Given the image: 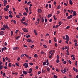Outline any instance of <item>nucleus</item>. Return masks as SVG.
Returning <instances> with one entry per match:
<instances>
[{
    "label": "nucleus",
    "mask_w": 78,
    "mask_h": 78,
    "mask_svg": "<svg viewBox=\"0 0 78 78\" xmlns=\"http://www.w3.org/2000/svg\"><path fill=\"white\" fill-rule=\"evenodd\" d=\"M25 17L24 16L23 17L22 20H21V22H23V21H25Z\"/></svg>",
    "instance_id": "obj_5"
},
{
    "label": "nucleus",
    "mask_w": 78,
    "mask_h": 78,
    "mask_svg": "<svg viewBox=\"0 0 78 78\" xmlns=\"http://www.w3.org/2000/svg\"><path fill=\"white\" fill-rule=\"evenodd\" d=\"M16 17H17V18H20V16H19V15H16Z\"/></svg>",
    "instance_id": "obj_59"
},
{
    "label": "nucleus",
    "mask_w": 78,
    "mask_h": 78,
    "mask_svg": "<svg viewBox=\"0 0 78 78\" xmlns=\"http://www.w3.org/2000/svg\"><path fill=\"white\" fill-rule=\"evenodd\" d=\"M23 72L25 75H27V73L25 71H23Z\"/></svg>",
    "instance_id": "obj_8"
},
{
    "label": "nucleus",
    "mask_w": 78,
    "mask_h": 78,
    "mask_svg": "<svg viewBox=\"0 0 78 78\" xmlns=\"http://www.w3.org/2000/svg\"><path fill=\"white\" fill-rule=\"evenodd\" d=\"M4 10L5 11H7L8 10V9H7V8H5L4 9Z\"/></svg>",
    "instance_id": "obj_20"
},
{
    "label": "nucleus",
    "mask_w": 78,
    "mask_h": 78,
    "mask_svg": "<svg viewBox=\"0 0 78 78\" xmlns=\"http://www.w3.org/2000/svg\"><path fill=\"white\" fill-rule=\"evenodd\" d=\"M69 62L70 64H72V62L70 60H69L68 61Z\"/></svg>",
    "instance_id": "obj_43"
},
{
    "label": "nucleus",
    "mask_w": 78,
    "mask_h": 78,
    "mask_svg": "<svg viewBox=\"0 0 78 78\" xmlns=\"http://www.w3.org/2000/svg\"><path fill=\"white\" fill-rule=\"evenodd\" d=\"M69 40H66V44H68V42H69Z\"/></svg>",
    "instance_id": "obj_41"
},
{
    "label": "nucleus",
    "mask_w": 78,
    "mask_h": 78,
    "mask_svg": "<svg viewBox=\"0 0 78 78\" xmlns=\"http://www.w3.org/2000/svg\"><path fill=\"white\" fill-rule=\"evenodd\" d=\"M24 55L25 56H26V57H27L28 58H29V56L28 55H27V54H24Z\"/></svg>",
    "instance_id": "obj_21"
},
{
    "label": "nucleus",
    "mask_w": 78,
    "mask_h": 78,
    "mask_svg": "<svg viewBox=\"0 0 78 78\" xmlns=\"http://www.w3.org/2000/svg\"><path fill=\"white\" fill-rule=\"evenodd\" d=\"M43 46H44V47L45 48H47V46L45 44L43 45Z\"/></svg>",
    "instance_id": "obj_28"
},
{
    "label": "nucleus",
    "mask_w": 78,
    "mask_h": 78,
    "mask_svg": "<svg viewBox=\"0 0 78 78\" xmlns=\"http://www.w3.org/2000/svg\"><path fill=\"white\" fill-rule=\"evenodd\" d=\"M41 73V72L40 71H39L37 73L38 75H39V74H40Z\"/></svg>",
    "instance_id": "obj_49"
},
{
    "label": "nucleus",
    "mask_w": 78,
    "mask_h": 78,
    "mask_svg": "<svg viewBox=\"0 0 78 78\" xmlns=\"http://www.w3.org/2000/svg\"><path fill=\"white\" fill-rule=\"evenodd\" d=\"M31 3V2H29L27 3V5H30V4Z\"/></svg>",
    "instance_id": "obj_58"
},
{
    "label": "nucleus",
    "mask_w": 78,
    "mask_h": 78,
    "mask_svg": "<svg viewBox=\"0 0 78 78\" xmlns=\"http://www.w3.org/2000/svg\"><path fill=\"white\" fill-rule=\"evenodd\" d=\"M13 50H16V47H14L13 48Z\"/></svg>",
    "instance_id": "obj_60"
},
{
    "label": "nucleus",
    "mask_w": 78,
    "mask_h": 78,
    "mask_svg": "<svg viewBox=\"0 0 78 78\" xmlns=\"http://www.w3.org/2000/svg\"><path fill=\"white\" fill-rule=\"evenodd\" d=\"M59 13H60V12H59V11H58L57 12V15H58V14H59Z\"/></svg>",
    "instance_id": "obj_31"
},
{
    "label": "nucleus",
    "mask_w": 78,
    "mask_h": 78,
    "mask_svg": "<svg viewBox=\"0 0 78 78\" xmlns=\"http://www.w3.org/2000/svg\"><path fill=\"white\" fill-rule=\"evenodd\" d=\"M4 34V32L3 31H1L0 33V35H3Z\"/></svg>",
    "instance_id": "obj_10"
},
{
    "label": "nucleus",
    "mask_w": 78,
    "mask_h": 78,
    "mask_svg": "<svg viewBox=\"0 0 78 78\" xmlns=\"http://www.w3.org/2000/svg\"><path fill=\"white\" fill-rule=\"evenodd\" d=\"M26 12H27V13H28V8H27Z\"/></svg>",
    "instance_id": "obj_48"
},
{
    "label": "nucleus",
    "mask_w": 78,
    "mask_h": 78,
    "mask_svg": "<svg viewBox=\"0 0 78 78\" xmlns=\"http://www.w3.org/2000/svg\"><path fill=\"white\" fill-rule=\"evenodd\" d=\"M11 36H12V35L13 34V32L12 31L11 32Z\"/></svg>",
    "instance_id": "obj_29"
},
{
    "label": "nucleus",
    "mask_w": 78,
    "mask_h": 78,
    "mask_svg": "<svg viewBox=\"0 0 78 78\" xmlns=\"http://www.w3.org/2000/svg\"><path fill=\"white\" fill-rule=\"evenodd\" d=\"M23 66H25V68L27 69L28 67V63H26L23 64Z\"/></svg>",
    "instance_id": "obj_3"
},
{
    "label": "nucleus",
    "mask_w": 78,
    "mask_h": 78,
    "mask_svg": "<svg viewBox=\"0 0 78 78\" xmlns=\"http://www.w3.org/2000/svg\"><path fill=\"white\" fill-rule=\"evenodd\" d=\"M23 15L24 16H27V12H24L23 13Z\"/></svg>",
    "instance_id": "obj_15"
},
{
    "label": "nucleus",
    "mask_w": 78,
    "mask_h": 78,
    "mask_svg": "<svg viewBox=\"0 0 78 78\" xmlns=\"http://www.w3.org/2000/svg\"><path fill=\"white\" fill-rule=\"evenodd\" d=\"M68 19H71V18L70 17V16H68L67 17Z\"/></svg>",
    "instance_id": "obj_39"
},
{
    "label": "nucleus",
    "mask_w": 78,
    "mask_h": 78,
    "mask_svg": "<svg viewBox=\"0 0 78 78\" xmlns=\"http://www.w3.org/2000/svg\"><path fill=\"white\" fill-rule=\"evenodd\" d=\"M24 54H22V55H21V58H23V56H24Z\"/></svg>",
    "instance_id": "obj_61"
},
{
    "label": "nucleus",
    "mask_w": 78,
    "mask_h": 78,
    "mask_svg": "<svg viewBox=\"0 0 78 78\" xmlns=\"http://www.w3.org/2000/svg\"><path fill=\"white\" fill-rule=\"evenodd\" d=\"M66 62H67L66 61H64L63 62V63L64 64H66Z\"/></svg>",
    "instance_id": "obj_55"
},
{
    "label": "nucleus",
    "mask_w": 78,
    "mask_h": 78,
    "mask_svg": "<svg viewBox=\"0 0 78 78\" xmlns=\"http://www.w3.org/2000/svg\"><path fill=\"white\" fill-rule=\"evenodd\" d=\"M4 17L5 19H8V16H4Z\"/></svg>",
    "instance_id": "obj_33"
},
{
    "label": "nucleus",
    "mask_w": 78,
    "mask_h": 78,
    "mask_svg": "<svg viewBox=\"0 0 78 78\" xmlns=\"http://www.w3.org/2000/svg\"><path fill=\"white\" fill-rule=\"evenodd\" d=\"M75 46H78V44H77V43H76L75 44Z\"/></svg>",
    "instance_id": "obj_63"
},
{
    "label": "nucleus",
    "mask_w": 78,
    "mask_h": 78,
    "mask_svg": "<svg viewBox=\"0 0 78 78\" xmlns=\"http://www.w3.org/2000/svg\"><path fill=\"white\" fill-rule=\"evenodd\" d=\"M9 17H11V18H12V17H13V16H12V15L11 14L9 15Z\"/></svg>",
    "instance_id": "obj_19"
},
{
    "label": "nucleus",
    "mask_w": 78,
    "mask_h": 78,
    "mask_svg": "<svg viewBox=\"0 0 78 78\" xmlns=\"http://www.w3.org/2000/svg\"><path fill=\"white\" fill-rule=\"evenodd\" d=\"M22 30L25 33H28V30L27 29V28H22Z\"/></svg>",
    "instance_id": "obj_1"
},
{
    "label": "nucleus",
    "mask_w": 78,
    "mask_h": 78,
    "mask_svg": "<svg viewBox=\"0 0 78 78\" xmlns=\"http://www.w3.org/2000/svg\"><path fill=\"white\" fill-rule=\"evenodd\" d=\"M1 30L2 31H5V29L3 27L1 28Z\"/></svg>",
    "instance_id": "obj_17"
},
{
    "label": "nucleus",
    "mask_w": 78,
    "mask_h": 78,
    "mask_svg": "<svg viewBox=\"0 0 78 78\" xmlns=\"http://www.w3.org/2000/svg\"><path fill=\"white\" fill-rule=\"evenodd\" d=\"M20 37V36H19L17 37H16V39L17 40H18L19 39V38Z\"/></svg>",
    "instance_id": "obj_30"
},
{
    "label": "nucleus",
    "mask_w": 78,
    "mask_h": 78,
    "mask_svg": "<svg viewBox=\"0 0 78 78\" xmlns=\"http://www.w3.org/2000/svg\"><path fill=\"white\" fill-rule=\"evenodd\" d=\"M26 37H27V38H28V37H30V35H28L26 36Z\"/></svg>",
    "instance_id": "obj_35"
},
{
    "label": "nucleus",
    "mask_w": 78,
    "mask_h": 78,
    "mask_svg": "<svg viewBox=\"0 0 78 78\" xmlns=\"http://www.w3.org/2000/svg\"><path fill=\"white\" fill-rule=\"evenodd\" d=\"M49 7L50 8H51V4H49Z\"/></svg>",
    "instance_id": "obj_54"
},
{
    "label": "nucleus",
    "mask_w": 78,
    "mask_h": 78,
    "mask_svg": "<svg viewBox=\"0 0 78 78\" xmlns=\"http://www.w3.org/2000/svg\"><path fill=\"white\" fill-rule=\"evenodd\" d=\"M4 67V66H3L1 64H0V70H2V69Z\"/></svg>",
    "instance_id": "obj_4"
},
{
    "label": "nucleus",
    "mask_w": 78,
    "mask_h": 78,
    "mask_svg": "<svg viewBox=\"0 0 78 78\" xmlns=\"http://www.w3.org/2000/svg\"><path fill=\"white\" fill-rule=\"evenodd\" d=\"M63 71L64 72H66V68H64V69L63 70Z\"/></svg>",
    "instance_id": "obj_56"
},
{
    "label": "nucleus",
    "mask_w": 78,
    "mask_h": 78,
    "mask_svg": "<svg viewBox=\"0 0 78 78\" xmlns=\"http://www.w3.org/2000/svg\"><path fill=\"white\" fill-rule=\"evenodd\" d=\"M27 42H31V40L29 39L27 40Z\"/></svg>",
    "instance_id": "obj_22"
},
{
    "label": "nucleus",
    "mask_w": 78,
    "mask_h": 78,
    "mask_svg": "<svg viewBox=\"0 0 78 78\" xmlns=\"http://www.w3.org/2000/svg\"><path fill=\"white\" fill-rule=\"evenodd\" d=\"M18 31H19V30H16L15 32L16 34H17V32H18Z\"/></svg>",
    "instance_id": "obj_53"
},
{
    "label": "nucleus",
    "mask_w": 78,
    "mask_h": 78,
    "mask_svg": "<svg viewBox=\"0 0 78 78\" xmlns=\"http://www.w3.org/2000/svg\"><path fill=\"white\" fill-rule=\"evenodd\" d=\"M51 16H52V14H49L48 15V17L50 18V17H51Z\"/></svg>",
    "instance_id": "obj_7"
},
{
    "label": "nucleus",
    "mask_w": 78,
    "mask_h": 78,
    "mask_svg": "<svg viewBox=\"0 0 78 78\" xmlns=\"http://www.w3.org/2000/svg\"><path fill=\"white\" fill-rule=\"evenodd\" d=\"M6 28H7V29H9V27L7 25H6Z\"/></svg>",
    "instance_id": "obj_38"
},
{
    "label": "nucleus",
    "mask_w": 78,
    "mask_h": 78,
    "mask_svg": "<svg viewBox=\"0 0 78 78\" xmlns=\"http://www.w3.org/2000/svg\"><path fill=\"white\" fill-rule=\"evenodd\" d=\"M55 47H58V45H57V44L56 43H55Z\"/></svg>",
    "instance_id": "obj_62"
},
{
    "label": "nucleus",
    "mask_w": 78,
    "mask_h": 78,
    "mask_svg": "<svg viewBox=\"0 0 78 78\" xmlns=\"http://www.w3.org/2000/svg\"><path fill=\"white\" fill-rule=\"evenodd\" d=\"M46 65V62H43V66H45Z\"/></svg>",
    "instance_id": "obj_34"
},
{
    "label": "nucleus",
    "mask_w": 78,
    "mask_h": 78,
    "mask_svg": "<svg viewBox=\"0 0 78 78\" xmlns=\"http://www.w3.org/2000/svg\"><path fill=\"white\" fill-rule=\"evenodd\" d=\"M47 71H48V72H49V71H50V68H47Z\"/></svg>",
    "instance_id": "obj_27"
},
{
    "label": "nucleus",
    "mask_w": 78,
    "mask_h": 78,
    "mask_svg": "<svg viewBox=\"0 0 78 78\" xmlns=\"http://www.w3.org/2000/svg\"><path fill=\"white\" fill-rule=\"evenodd\" d=\"M32 70H30V69L29 70V71L28 73H31V72H32Z\"/></svg>",
    "instance_id": "obj_47"
},
{
    "label": "nucleus",
    "mask_w": 78,
    "mask_h": 78,
    "mask_svg": "<svg viewBox=\"0 0 78 78\" xmlns=\"http://www.w3.org/2000/svg\"><path fill=\"white\" fill-rule=\"evenodd\" d=\"M34 47V45H33L30 46V48H33Z\"/></svg>",
    "instance_id": "obj_52"
},
{
    "label": "nucleus",
    "mask_w": 78,
    "mask_h": 78,
    "mask_svg": "<svg viewBox=\"0 0 78 78\" xmlns=\"http://www.w3.org/2000/svg\"><path fill=\"white\" fill-rule=\"evenodd\" d=\"M23 24H24V25H26V26H27V25H28V23H26L25 22H24L23 23Z\"/></svg>",
    "instance_id": "obj_11"
},
{
    "label": "nucleus",
    "mask_w": 78,
    "mask_h": 78,
    "mask_svg": "<svg viewBox=\"0 0 78 78\" xmlns=\"http://www.w3.org/2000/svg\"><path fill=\"white\" fill-rule=\"evenodd\" d=\"M11 63H9V67H12V66H11Z\"/></svg>",
    "instance_id": "obj_26"
},
{
    "label": "nucleus",
    "mask_w": 78,
    "mask_h": 78,
    "mask_svg": "<svg viewBox=\"0 0 78 78\" xmlns=\"http://www.w3.org/2000/svg\"><path fill=\"white\" fill-rule=\"evenodd\" d=\"M54 78H57V76H56L55 75H54Z\"/></svg>",
    "instance_id": "obj_46"
},
{
    "label": "nucleus",
    "mask_w": 78,
    "mask_h": 78,
    "mask_svg": "<svg viewBox=\"0 0 78 78\" xmlns=\"http://www.w3.org/2000/svg\"><path fill=\"white\" fill-rule=\"evenodd\" d=\"M74 41V42H75V43L78 42V41H77V40H76V39Z\"/></svg>",
    "instance_id": "obj_50"
},
{
    "label": "nucleus",
    "mask_w": 78,
    "mask_h": 78,
    "mask_svg": "<svg viewBox=\"0 0 78 78\" xmlns=\"http://www.w3.org/2000/svg\"><path fill=\"white\" fill-rule=\"evenodd\" d=\"M44 20L46 23H47V19L45 18Z\"/></svg>",
    "instance_id": "obj_40"
},
{
    "label": "nucleus",
    "mask_w": 78,
    "mask_h": 78,
    "mask_svg": "<svg viewBox=\"0 0 78 78\" xmlns=\"http://www.w3.org/2000/svg\"><path fill=\"white\" fill-rule=\"evenodd\" d=\"M37 12L39 13H41L42 12V10L41 9H38L37 10Z\"/></svg>",
    "instance_id": "obj_6"
},
{
    "label": "nucleus",
    "mask_w": 78,
    "mask_h": 78,
    "mask_svg": "<svg viewBox=\"0 0 78 78\" xmlns=\"http://www.w3.org/2000/svg\"><path fill=\"white\" fill-rule=\"evenodd\" d=\"M69 3L70 5H72V4H73V2H72V1L71 0H70L69 1Z\"/></svg>",
    "instance_id": "obj_9"
},
{
    "label": "nucleus",
    "mask_w": 78,
    "mask_h": 78,
    "mask_svg": "<svg viewBox=\"0 0 78 78\" xmlns=\"http://www.w3.org/2000/svg\"><path fill=\"white\" fill-rule=\"evenodd\" d=\"M59 25H61V24H62V23L61 22V21H60L58 23Z\"/></svg>",
    "instance_id": "obj_45"
},
{
    "label": "nucleus",
    "mask_w": 78,
    "mask_h": 78,
    "mask_svg": "<svg viewBox=\"0 0 78 78\" xmlns=\"http://www.w3.org/2000/svg\"><path fill=\"white\" fill-rule=\"evenodd\" d=\"M34 56L35 58H37V57H38V55H37V54H36L34 55Z\"/></svg>",
    "instance_id": "obj_12"
},
{
    "label": "nucleus",
    "mask_w": 78,
    "mask_h": 78,
    "mask_svg": "<svg viewBox=\"0 0 78 78\" xmlns=\"http://www.w3.org/2000/svg\"><path fill=\"white\" fill-rule=\"evenodd\" d=\"M41 21L42 22V23H44V17H42L41 19Z\"/></svg>",
    "instance_id": "obj_14"
},
{
    "label": "nucleus",
    "mask_w": 78,
    "mask_h": 78,
    "mask_svg": "<svg viewBox=\"0 0 78 78\" xmlns=\"http://www.w3.org/2000/svg\"><path fill=\"white\" fill-rule=\"evenodd\" d=\"M3 2L4 4H7V3H8V1H4Z\"/></svg>",
    "instance_id": "obj_13"
},
{
    "label": "nucleus",
    "mask_w": 78,
    "mask_h": 78,
    "mask_svg": "<svg viewBox=\"0 0 78 78\" xmlns=\"http://www.w3.org/2000/svg\"><path fill=\"white\" fill-rule=\"evenodd\" d=\"M9 14H12V12L11 11H9Z\"/></svg>",
    "instance_id": "obj_64"
},
{
    "label": "nucleus",
    "mask_w": 78,
    "mask_h": 78,
    "mask_svg": "<svg viewBox=\"0 0 78 78\" xmlns=\"http://www.w3.org/2000/svg\"><path fill=\"white\" fill-rule=\"evenodd\" d=\"M3 27L5 30H6V26L5 25V24H4V25L3 26Z\"/></svg>",
    "instance_id": "obj_18"
},
{
    "label": "nucleus",
    "mask_w": 78,
    "mask_h": 78,
    "mask_svg": "<svg viewBox=\"0 0 78 78\" xmlns=\"http://www.w3.org/2000/svg\"><path fill=\"white\" fill-rule=\"evenodd\" d=\"M19 63L17 62L16 63V65L17 66H18V67H20V66H19Z\"/></svg>",
    "instance_id": "obj_23"
},
{
    "label": "nucleus",
    "mask_w": 78,
    "mask_h": 78,
    "mask_svg": "<svg viewBox=\"0 0 78 78\" xmlns=\"http://www.w3.org/2000/svg\"><path fill=\"white\" fill-rule=\"evenodd\" d=\"M66 38H63V39L64 40L65 39V40L66 39V40H70V39L69 38V36H68L67 35H66Z\"/></svg>",
    "instance_id": "obj_2"
},
{
    "label": "nucleus",
    "mask_w": 78,
    "mask_h": 78,
    "mask_svg": "<svg viewBox=\"0 0 78 78\" xmlns=\"http://www.w3.org/2000/svg\"><path fill=\"white\" fill-rule=\"evenodd\" d=\"M9 8V5H8L6 6V8H7V9H8V8Z\"/></svg>",
    "instance_id": "obj_36"
},
{
    "label": "nucleus",
    "mask_w": 78,
    "mask_h": 78,
    "mask_svg": "<svg viewBox=\"0 0 78 78\" xmlns=\"http://www.w3.org/2000/svg\"><path fill=\"white\" fill-rule=\"evenodd\" d=\"M66 16H69V13L68 12H66Z\"/></svg>",
    "instance_id": "obj_44"
},
{
    "label": "nucleus",
    "mask_w": 78,
    "mask_h": 78,
    "mask_svg": "<svg viewBox=\"0 0 78 78\" xmlns=\"http://www.w3.org/2000/svg\"><path fill=\"white\" fill-rule=\"evenodd\" d=\"M13 23L15 24H16V21L15 20H13Z\"/></svg>",
    "instance_id": "obj_57"
},
{
    "label": "nucleus",
    "mask_w": 78,
    "mask_h": 78,
    "mask_svg": "<svg viewBox=\"0 0 78 78\" xmlns=\"http://www.w3.org/2000/svg\"><path fill=\"white\" fill-rule=\"evenodd\" d=\"M54 41L55 42H56L57 41L56 39V37H55L54 39Z\"/></svg>",
    "instance_id": "obj_25"
},
{
    "label": "nucleus",
    "mask_w": 78,
    "mask_h": 78,
    "mask_svg": "<svg viewBox=\"0 0 78 78\" xmlns=\"http://www.w3.org/2000/svg\"><path fill=\"white\" fill-rule=\"evenodd\" d=\"M46 63L48 66V64H49V63L48 62V59H47L46 60Z\"/></svg>",
    "instance_id": "obj_16"
},
{
    "label": "nucleus",
    "mask_w": 78,
    "mask_h": 78,
    "mask_svg": "<svg viewBox=\"0 0 78 78\" xmlns=\"http://www.w3.org/2000/svg\"><path fill=\"white\" fill-rule=\"evenodd\" d=\"M73 16H76V13H73Z\"/></svg>",
    "instance_id": "obj_42"
},
{
    "label": "nucleus",
    "mask_w": 78,
    "mask_h": 78,
    "mask_svg": "<svg viewBox=\"0 0 78 78\" xmlns=\"http://www.w3.org/2000/svg\"><path fill=\"white\" fill-rule=\"evenodd\" d=\"M68 48V47H67V46H65V50H67V49Z\"/></svg>",
    "instance_id": "obj_37"
},
{
    "label": "nucleus",
    "mask_w": 78,
    "mask_h": 78,
    "mask_svg": "<svg viewBox=\"0 0 78 78\" xmlns=\"http://www.w3.org/2000/svg\"><path fill=\"white\" fill-rule=\"evenodd\" d=\"M70 26H68L66 28V30H67L68 29H69V28H70Z\"/></svg>",
    "instance_id": "obj_24"
},
{
    "label": "nucleus",
    "mask_w": 78,
    "mask_h": 78,
    "mask_svg": "<svg viewBox=\"0 0 78 78\" xmlns=\"http://www.w3.org/2000/svg\"><path fill=\"white\" fill-rule=\"evenodd\" d=\"M56 61L57 63H59V60L58 59H57Z\"/></svg>",
    "instance_id": "obj_32"
},
{
    "label": "nucleus",
    "mask_w": 78,
    "mask_h": 78,
    "mask_svg": "<svg viewBox=\"0 0 78 78\" xmlns=\"http://www.w3.org/2000/svg\"><path fill=\"white\" fill-rule=\"evenodd\" d=\"M29 64H30V66H33V63H29Z\"/></svg>",
    "instance_id": "obj_51"
}]
</instances>
